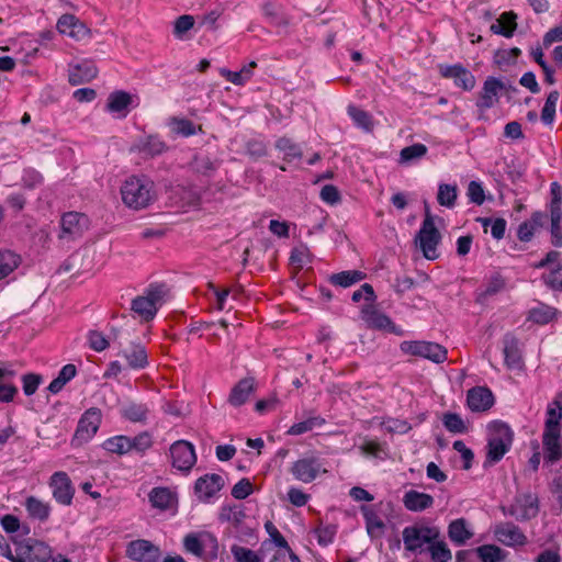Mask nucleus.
Segmentation results:
<instances>
[{
	"mask_svg": "<svg viewBox=\"0 0 562 562\" xmlns=\"http://www.w3.org/2000/svg\"><path fill=\"white\" fill-rule=\"evenodd\" d=\"M123 203L134 210H142L149 206L155 198V184L146 176H132L121 187Z\"/></svg>",
	"mask_w": 562,
	"mask_h": 562,
	"instance_id": "1",
	"label": "nucleus"
},
{
	"mask_svg": "<svg viewBox=\"0 0 562 562\" xmlns=\"http://www.w3.org/2000/svg\"><path fill=\"white\" fill-rule=\"evenodd\" d=\"M490 437L487 440V453L485 464H494L499 462L503 457L510 450L514 431L508 424L494 420L488 425Z\"/></svg>",
	"mask_w": 562,
	"mask_h": 562,
	"instance_id": "2",
	"label": "nucleus"
},
{
	"mask_svg": "<svg viewBox=\"0 0 562 562\" xmlns=\"http://www.w3.org/2000/svg\"><path fill=\"white\" fill-rule=\"evenodd\" d=\"M440 530L435 526L414 524L406 526L402 531L404 548L414 554H420L434 540L439 539Z\"/></svg>",
	"mask_w": 562,
	"mask_h": 562,
	"instance_id": "3",
	"label": "nucleus"
},
{
	"mask_svg": "<svg viewBox=\"0 0 562 562\" xmlns=\"http://www.w3.org/2000/svg\"><path fill=\"white\" fill-rule=\"evenodd\" d=\"M166 286L164 284H150L143 295H138L132 301V311L143 321H151L159 306L164 302Z\"/></svg>",
	"mask_w": 562,
	"mask_h": 562,
	"instance_id": "4",
	"label": "nucleus"
},
{
	"mask_svg": "<svg viewBox=\"0 0 562 562\" xmlns=\"http://www.w3.org/2000/svg\"><path fill=\"white\" fill-rule=\"evenodd\" d=\"M440 239V233L437 229L431 215L427 212L415 239L426 259L435 260L438 258L437 246Z\"/></svg>",
	"mask_w": 562,
	"mask_h": 562,
	"instance_id": "5",
	"label": "nucleus"
},
{
	"mask_svg": "<svg viewBox=\"0 0 562 562\" xmlns=\"http://www.w3.org/2000/svg\"><path fill=\"white\" fill-rule=\"evenodd\" d=\"M290 472L295 480L307 484L315 481L321 474L327 473V470L321 458L308 454L293 462Z\"/></svg>",
	"mask_w": 562,
	"mask_h": 562,
	"instance_id": "6",
	"label": "nucleus"
},
{
	"mask_svg": "<svg viewBox=\"0 0 562 562\" xmlns=\"http://www.w3.org/2000/svg\"><path fill=\"white\" fill-rule=\"evenodd\" d=\"M400 349L404 353L423 357L435 363H441L447 359V349L436 342L405 340L401 342Z\"/></svg>",
	"mask_w": 562,
	"mask_h": 562,
	"instance_id": "7",
	"label": "nucleus"
},
{
	"mask_svg": "<svg viewBox=\"0 0 562 562\" xmlns=\"http://www.w3.org/2000/svg\"><path fill=\"white\" fill-rule=\"evenodd\" d=\"M15 552L13 562H46L50 559V548L32 539L18 543Z\"/></svg>",
	"mask_w": 562,
	"mask_h": 562,
	"instance_id": "8",
	"label": "nucleus"
},
{
	"mask_svg": "<svg viewBox=\"0 0 562 562\" xmlns=\"http://www.w3.org/2000/svg\"><path fill=\"white\" fill-rule=\"evenodd\" d=\"M360 316L370 328L385 330L396 336L404 335V330L397 327L386 314L378 310L373 304L363 305Z\"/></svg>",
	"mask_w": 562,
	"mask_h": 562,
	"instance_id": "9",
	"label": "nucleus"
},
{
	"mask_svg": "<svg viewBox=\"0 0 562 562\" xmlns=\"http://www.w3.org/2000/svg\"><path fill=\"white\" fill-rule=\"evenodd\" d=\"M170 457L172 460V467L188 472L196 462V454L194 447L187 440H178L170 447Z\"/></svg>",
	"mask_w": 562,
	"mask_h": 562,
	"instance_id": "10",
	"label": "nucleus"
},
{
	"mask_svg": "<svg viewBox=\"0 0 562 562\" xmlns=\"http://www.w3.org/2000/svg\"><path fill=\"white\" fill-rule=\"evenodd\" d=\"M49 486L55 501L64 506H69L72 502L75 488L71 480L66 472H55L50 476Z\"/></svg>",
	"mask_w": 562,
	"mask_h": 562,
	"instance_id": "11",
	"label": "nucleus"
},
{
	"mask_svg": "<svg viewBox=\"0 0 562 562\" xmlns=\"http://www.w3.org/2000/svg\"><path fill=\"white\" fill-rule=\"evenodd\" d=\"M494 537L506 547H522L527 544V536L514 522H499L494 527Z\"/></svg>",
	"mask_w": 562,
	"mask_h": 562,
	"instance_id": "12",
	"label": "nucleus"
},
{
	"mask_svg": "<svg viewBox=\"0 0 562 562\" xmlns=\"http://www.w3.org/2000/svg\"><path fill=\"white\" fill-rule=\"evenodd\" d=\"M539 513L538 497L531 493L524 494L516 498L509 507L508 514L519 521H527L535 518Z\"/></svg>",
	"mask_w": 562,
	"mask_h": 562,
	"instance_id": "13",
	"label": "nucleus"
},
{
	"mask_svg": "<svg viewBox=\"0 0 562 562\" xmlns=\"http://www.w3.org/2000/svg\"><path fill=\"white\" fill-rule=\"evenodd\" d=\"M126 555L138 562H155L160 557V550L150 541L138 539L127 544Z\"/></svg>",
	"mask_w": 562,
	"mask_h": 562,
	"instance_id": "14",
	"label": "nucleus"
},
{
	"mask_svg": "<svg viewBox=\"0 0 562 562\" xmlns=\"http://www.w3.org/2000/svg\"><path fill=\"white\" fill-rule=\"evenodd\" d=\"M439 70L442 77L452 79L454 85L463 90L470 91L475 86V77L461 64L440 65Z\"/></svg>",
	"mask_w": 562,
	"mask_h": 562,
	"instance_id": "15",
	"label": "nucleus"
},
{
	"mask_svg": "<svg viewBox=\"0 0 562 562\" xmlns=\"http://www.w3.org/2000/svg\"><path fill=\"white\" fill-rule=\"evenodd\" d=\"M101 424V412L99 408H90L83 413L78 422L76 438L87 441L91 439Z\"/></svg>",
	"mask_w": 562,
	"mask_h": 562,
	"instance_id": "16",
	"label": "nucleus"
},
{
	"mask_svg": "<svg viewBox=\"0 0 562 562\" xmlns=\"http://www.w3.org/2000/svg\"><path fill=\"white\" fill-rule=\"evenodd\" d=\"M382 503L374 505H362L360 512L366 522V529L371 538L381 537L384 533L385 524L380 517Z\"/></svg>",
	"mask_w": 562,
	"mask_h": 562,
	"instance_id": "17",
	"label": "nucleus"
},
{
	"mask_svg": "<svg viewBox=\"0 0 562 562\" xmlns=\"http://www.w3.org/2000/svg\"><path fill=\"white\" fill-rule=\"evenodd\" d=\"M168 149L166 143L157 135H148L137 139L131 147L132 153H138L145 158H154Z\"/></svg>",
	"mask_w": 562,
	"mask_h": 562,
	"instance_id": "18",
	"label": "nucleus"
},
{
	"mask_svg": "<svg viewBox=\"0 0 562 562\" xmlns=\"http://www.w3.org/2000/svg\"><path fill=\"white\" fill-rule=\"evenodd\" d=\"M57 30L76 41H81L90 35V30L72 14H64L57 21Z\"/></svg>",
	"mask_w": 562,
	"mask_h": 562,
	"instance_id": "19",
	"label": "nucleus"
},
{
	"mask_svg": "<svg viewBox=\"0 0 562 562\" xmlns=\"http://www.w3.org/2000/svg\"><path fill=\"white\" fill-rule=\"evenodd\" d=\"M467 403L472 412H486L494 405V395L486 386H475L468 391Z\"/></svg>",
	"mask_w": 562,
	"mask_h": 562,
	"instance_id": "20",
	"label": "nucleus"
},
{
	"mask_svg": "<svg viewBox=\"0 0 562 562\" xmlns=\"http://www.w3.org/2000/svg\"><path fill=\"white\" fill-rule=\"evenodd\" d=\"M224 486V479L220 474H205L199 477L194 485L198 497L207 501L220 492Z\"/></svg>",
	"mask_w": 562,
	"mask_h": 562,
	"instance_id": "21",
	"label": "nucleus"
},
{
	"mask_svg": "<svg viewBox=\"0 0 562 562\" xmlns=\"http://www.w3.org/2000/svg\"><path fill=\"white\" fill-rule=\"evenodd\" d=\"M119 356L126 360L127 368L132 370H142L148 366L147 351L142 344H131L120 350Z\"/></svg>",
	"mask_w": 562,
	"mask_h": 562,
	"instance_id": "22",
	"label": "nucleus"
},
{
	"mask_svg": "<svg viewBox=\"0 0 562 562\" xmlns=\"http://www.w3.org/2000/svg\"><path fill=\"white\" fill-rule=\"evenodd\" d=\"M503 353L505 364L508 369H518L522 366L520 344L516 336L510 333L505 334L503 338Z\"/></svg>",
	"mask_w": 562,
	"mask_h": 562,
	"instance_id": "23",
	"label": "nucleus"
},
{
	"mask_svg": "<svg viewBox=\"0 0 562 562\" xmlns=\"http://www.w3.org/2000/svg\"><path fill=\"white\" fill-rule=\"evenodd\" d=\"M98 75L97 66L91 60H82L76 65H71L69 69V82L72 86L89 82Z\"/></svg>",
	"mask_w": 562,
	"mask_h": 562,
	"instance_id": "24",
	"label": "nucleus"
},
{
	"mask_svg": "<svg viewBox=\"0 0 562 562\" xmlns=\"http://www.w3.org/2000/svg\"><path fill=\"white\" fill-rule=\"evenodd\" d=\"M435 503L434 497L430 494L418 492L416 490H409L405 492L403 496V504L409 512L420 513L430 507Z\"/></svg>",
	"mask_w": 562,
	"mask_h": 562,
	"instance_id": "25",
	"label": "nucleus"
},
{
	"mask_svg": "<svg viewBox=\"0 0 562 562\" xmlns=\"http://www.w3.org/2000/svg\"><path fill=\"white\" fill-rule=\"evenodd\" d=\"M504 88L501 80L494 77H488L482 88L480 98L476 102L477 108L481 110H487L494 105L497 101L498 91Z\"/></svg>",
	"mask_w": 562,
	"mask_h": 562,
	"instance_id": "26",
	"label": "nucleus"
},
{
	"mask_svg": "<svg viewBox=\"0 0 562 562\" xmlns=\"http://www.w3.org/2000/svg\"><path fill=\"white\" fill-rule=\"evenodd\" d=\"M561 432L560 431H543L542 445L544 450V461L553 464L562 457L561 448Z\"/></svg>",
	"mask_w": 562,
	"mask_h": 562,
	"instance_id": "27",
	"label": "nucleus"
},
{
	"mask_svg": "<svg viewBox=\"0 0 562 562\" xmlns=\"http://www.w3.org/2000/svg\"><path fill=\"white\" fill-rule=\"evenodd\" d=\"M254 392L255 379L244 378L234 385L227 401L232 406L238 407L244 405Z\"/></svg>",
	"mask_w": 562,
	"mask_h": 562,
	"instance_id": "28",
	"label": "nucleus"
},
{
	"mask_svg": "<svg viewBox=\"0 0 562 562\" xmlns=\"http://www.w3.org/2000/svg\"><path fill=\"white\" fill-rule=\"evenodd\" d=\"M88 227V217L77 212H68L61 217V229L64 234L72 237L80 236Z\"/></svg>",
	"mask_w": 562,
	"mask_h": 562,
	"instance_id": "29",
	"label": "nucleus"
},
{
	"mask_svg": "<svg viewBox=\"0 0 562 562\" xmlns=\"http://www.w3.org/2000/svg\"><path fill=\"white\" fill-rule=\"evenodd\" d=\"M132 103V95L123 90H116L110 93L106 103V110L111 113H117L119 116L125 117L128 113V106Z\"/></svg>",
	"mask_w": 562,
	"mask_h": 562,
	"instance_id": "30",
	"label": "nucleus"
},
{
	"mask_svg": "<svg viewBox=\"0 0 562 562\" xmlns=\"http://www.w3.org/2000/svg\"><path fill=\"white\" fill-rule=\"evenodd\" d=\"M473 536L464 518L454 519L448 526V537L457 546H463Z\"/></svg>",
	"mask_w": 562,
	"mask_h": 562,
	"instance_id": "31",
	"label": "nucleus"
},
{
	"mask_svg": "<svg viewBox=\"0 0 562 562\" xmlns=\"http://www.w3.org/2000/svg\"><path fill=\"white\" fill-rule=\"evenodd\" d=\"M557 314L558 311L555 307L539 302L535 307L529 310L527 319L538 325H546L553 321Z\"/></svg>",
	"mask_w": 562,
	"mask_h": 562,
	"instance_id": "32",
	"label": "nucleus"
},
{
	"mask_svg": "<svg viewBox=\"0 0 562 562\" xmlns=\"http://www.w3.org/2000/svg\"><path fill=\"white\" fill-rule=\"evenodd\" d=\"M364 278L366 273L360 270H346L330 274L328 281L330 284L336 286L349 288L362 281Z\"/></svg>",
	"mask_w": 562,
	"mask_h": 562,
	"instance_id": "33",
	"label": "nucleus"
},
{
	"mask_svg": "<svg viewBox=\"0 0 562 562\" xmlns=\"http://www.w3.org/2000/svg\"><path fill=\"white\" fill-rule=\"evenodd\" d=\"M562 418V402L554 398L547 407L543 431H560V420Z\"/></svg>",
	"mask_w": 562,
	"mask_h": 562,
	"instance_id": "34",
	"label": "nucleus"
},
{
	"mask_svg": "<svg viewBox=\"0 0 562 562\" xmlns=\"http://www.w3.org/2000/svg\"><path fill=\"white\" fill-rule=\"evenodd\" d=\"M516 18L517 16L514 12L503 13L501 15V19H498L495 23L491 25V32L494 34L503 35L505 37H512L517 26L515 21Z\"/></svg>",
	"mask_w": 562,
	"mask_h": 562,
	"instance_id": "35",
	"label": "nucleus"
},
{
	"mask_svg": "<svg viewBox=\"0 0 562 562\" xmlns=\"http://www.w3.org/2000/svg\"><path fill=\"white\" fill-rule=\"evenodd\" d=\"M148 499L153 507L166 510L172 505L175 496L168 487H154L148 494Z\"/></svg>",
	"mask_w": 562,
	"mask_h": 562,
	"instance_id": "36",
	"label": "nucleus"
},
{
	"mask_svg": "<svg viewBox=\"0 0 562 562\" xmlns=\"http://www.w3.org/2000/svg\"><path fill=\"white\" fill-rule=\"evenodd\" d=\"M149 409L146 404L143 403H128L121 408V416L132 423H145Z\"/></svg>",
	"mask_w": 562,
	"mask_h": 562,
	"instance_id": "37",
	"label": "nucleus"
},
{
	"mask_svg": "<svg viewBox=\"0 0 562 562\" xmlns=\"http://www.w3.org/2000/svg\"><path fill=\"white\" fill-rule=\"evenodd\" d=\"M474 553L482 562H504L507 558V552L496 544L480 546Z\"/></svg>",
	"mask_w": 562,
	"mask_h": 562,
	"instance_id": "38",
	"label": "nucleus"
},
{
	"mask_svg": "<svg viewBox=\"0 0 562 562\" xmlns=\"http://www.w3.org/2000/svg\"><path fill=\"white\" fill-rule=\"evenodd\" d=\"M77 374V368L72 363L65 364L58 375L49 383L47 390L53 393H59L64 386L71 381Z\"/></svg>",
	"mask_w": 562,
	"mask_h": 562,
	"instance_id": "39",
	"label": "nucleus"
},
{
	"mask_svg": "<svg viewBox=\"0 0 562 562\" xmlns=\"http://www.w3.org/2000/svg\"><path fill=\"white\" fill-rule=\"evenodd\" d=\"M21 263V257L15 252L1 249L0 250V281L11 274Z\"/></svg>",
	"mask_w": 562,
	"mask_h": 562,
	"instance_id": "40",
	"label": "nucleus"
},
{
	"mask_svg": "<svg viewBox=\"0 0 562 562\" xmlns=\"http://www.w3.org/2000/svg\"><path fill=\"white\" fill-rule=\"evenodd\" d=\"M25 508L30 517L38 519L41 521L47 520L50 514L49 505L34 496H30L26 498Z\"/></svg>",
	"mask_w": 562,
	"mask_h": 562,
	"instance_id": "41",
	"label": "nucleus"
},
{
	"mask_svg": "<svg viewBox=\"0 0 562 562\" xmlns=\"http://www.w3.org/2000/svg\"><path fill=\"white\" fill-rule=\"evenodd\" d=\"M103 448L120 456L128 453L131 451L130 437L123 435L111 437L103 442Z\"/></svg>",
	"mask_w": 562,
	"mask_h": 562,
	"instance_id": "42",
	"label": "nucleus"
},
{
	"mask_svg": "<svg viewBox=\"0 0 562 562\" xmlns=\"http://www.w3.org/2000/svg\"><path fill=\"white\" fill-rule=\"evenodd\" d=\"M458 198V188L456 184L441 183L438 188L437 201L441 206L453 207Z\"/></svg>",
	"mask_w": 562,
	"mask_h": 562,
	"instance_id": "43",
	"label": "nucleus"
},
{
	"mask_svg": "<svg viewBox=\"0 0 562 562\" xmlns=\"http://www.w3.org/2000/svg\"><path fill=\"white\" fill-rule=\"evenodd\" d=\"M434 562H450L452 559L451 551L446 542L437 539L426 548Z\"/></svg>",
	"mask_w": 562,
	"mask_h": 562,
	"instance_id": "44",
	"label": "nucleus"
},
{
	"mask_svg": "<svg viewBox=\"0 0 562 562\" xmlns=\"http://www.w3.org/2000/svg\"><path fill=\"white\" fill-rule=\"evenodd\" d=\"M276 147L284 154V159L288 161L300 159L302 157V149L290 138H279L276 143Z\"/></svg>",
	"mask_w": 562,
	"mask_h": 562,
	"instance_id": "45",
	"label": "nucleus"
},
{
	"mask_svg": "<svg viewBox=\"0 0 562 562\" xmlns=\"http://www.w3.org/2000/svg\"><path fill=\"white\" fill-rule=\"evenodd\" d=\"M325 424V419L321 416H313L307 418L306 420L293 424L288 434L292 436L303 435L307 431L313 430L315 427H321Z\"/></svg>",
	"mask_w": 562,
	"mask_h": 562,
	"instance_id": "46",
	"label": "nucleus"
},
{
	"mask_svg": "<svg viewBox=\"0 0 562 562\" xmlns=\"http://www.w3.org/2000/svg\"><path fill=\"white\" fill-rule=\"evenodd\" d=\"M231 552L236 562H263V557L249 548L233 544Z\"/></svg>",
	"mask_w": 562,
	"mask_h": 562,
	"instance_id": "47",
	"label": "nucleus"
},
{
	"mask_svg": "<svg viewBox=\"0 0 562 562\" xmlns=\"http://www.w3.org/2000/svg\"><path fill=\"white\" fill-rule=\"evenodd\" d=\"M559 98H560L559 91L553 90L548 94V97L546 99L544 105L541 111V121L547 125L552 124L554 121L555 108H557Z\"/></svg>",
	"mask_w": 562,
	"mask_h": 562,
	"instance_id": "48",
	"label": "nucleus"
},
{
	"mask_svg": "<svg viewBox=\"0 0 562 562\" xmlns=\"http://www.w3.org/2000/svg\"><path fill=\"white\" fill-rule=\"evenodd\" d=\"M427 146L422 143H416L411 146L404 147L400 153V161L408 164L414 160L423 158L427 154Z\"/></svg>",
	"mask_w": 562,
	"mask_h": 562,
	"instance_id": "49",
	"label": "nucleus"
},
{
	"mask_svg": "<svg viewBox=\"0 0 562 562\" xmlns=\"http://www.w3.org/2000/svg\"><path fill=\"white\" fill-rule=\"evenodd\" d=\"M191 165L194 171L204 176H211L218 168V164L206 155L194 156Z\"/></svg>",
	"mask_w": 562,
	"mask_h": 562,
	"instance_id": "50",
	"label": "nucleus"
},
{
	"mask_svg": "<svg viewBox=\"0 0 562 562\" xmlns=\"http://www.w3.org/2000/svg\"><path fill=\"white\" fill-rule=\"evenodd\" d=\"M347 112L358 127L366 131L372 130L373 123L368 112L352 104L348 106Z\"/></svg>",
	"mask_w": 562,
	"mask_h": 562,
	"instance_id": "51",
	"label": "nucleus"
},
{
	"mask_svg": "<svg viewBox=\"0 0 562 562\" xmlns=\"http://www.w3.org/2000/svg\"><path fill=\"white\" fill-rule=\"evenodd\" d=\"M204 532L200 535L189 533L183 539V547L187 552L203 558Z\"/></svg>",
	"mask_w": 562,
	"mask_h": 562,
	"instance_id": "52",
	"label": "nucleus"
},
{
	"mask_svg": "<svg viewBox=\"0 0 562 562\" xmlns=\"http://www.w3.org/2000/svg\"><path fill=\"white\" fill-rule=\"evenodd\" d=\"M443 426L446 429L453 434H464L467 431V426L461 418V416L457 413H447L442 418Z\"/></svg>",
	"mask_w": 562,
	"mask_h": 562,
	"instance_id": "53",
	"label": "nucleus"
},
{
	"mask_svg": "<svg viewBox=\"0 0 562 562\" xmlns=\"http://www.w3.org/2000/svg\"><path fill=\"white\" fill-rule=\"evenodd\" d=\"M169 125L172 132L181 136L188 137L196 133L193 122L188 119L172 117Z\"/></svg>",
	"mask_w": 562,
	"mask_h": 562,
	"instance_id": "54",
	"label": "nucleus"
},
{
	"mask_svg": "<svg viewBox=\"0 0 562 562\" xmlns=\"http://www.w3.org/2000/svg\"><path fill=\"white\" fill-rule=\"evenodd\" d=\"M203 559L206 561L216 560L218 557V541L211 532H204Z\"/></svg>",
	"mask_w": 562,
	"mask_h": 562,
	"instance_id": "55",
	"label": "nucleus"
},
{
	"mask_svg": "<svg viewBox=\"0 0 562 562\" xmlns=\"http://www.w3.org/2000/svg\"><path fill=\"white\" fill-rule=\"evenodd\" d=\"M544 284L553 291H562V265L542 276Z\"/></svg>",
	"mask_w": 562,
	"mask_h": 562,
	"instance_id": "56",
	"label": "nucleus"
},
{
	"mask_svg": "<svg viewBox=\"0 0 562 562\" xmlns=\"http://www.w3.org/2000/svg\"><path fill=\"white\" fill-rule=\"evenodd\" d=\"M89 347L97 351H104L109 346V339L99 330H89L87 334Z\"/></svg>",
	"mask_w": 562,
	"mask_h": 562,
	"instance_id": "57",
	"label": "nucleus"
},
{
	"mask_svg": "<svg viewBox=\"0 0 562 562\" xmlns=\"http://www.w3.org/2000/svg\"><path fill=\"white\" fill-rule=\"evenodd\" d=\"M194 26V18L192 15H181L177 18L173 24V35L183 40L184 34L190 31Z\"/></svg>",
	"mask_w": 562,
	"mask_h": 562,
	"instance_id": "58",
	"label": "nucleus"
},
{
	"mask_svg": "<svg viewBox=\"0 0 562 562\" xmlns=\"http://www.w3.org/2000/svg\"><path fill=\"white\" fill-rule=\"evenodd\" d=\"M290 260L293 265L299 268H303V266L311 263V254L310 249L306 245H300L292 249Z\"/></svg>",
	"mask_w": 562,
	"mask_h": 562,
	"instance_id": "59",
	"label": "nucleus"
},
{
	"mask_svg": "<svg viewBox=\"0 0 562 562\" xmlns=\"http://www.w3.org/2000/svg\"><path fill=\"white\" fill-rule=\"evenodd\" d=\"M22 384H23V392L26 396L33 395L41 383L43 382V376L38 373H26L22 375Z\"/></svg>",
	"mask_w": 562,
	"mask_h": 562,
	"instance_id": "60",
	"label": "nucleus"
},
{
	"mask_svg": "<svg viewBox=\"0 0 562 562\" xmlns=\"http://www.w3.org/2000/svg\"><path fill=\"white\" fill-rule=\"evenodd\" d=\"M130 443L131 451L135 450L139 453H144L153 446V439L149 432L143 431L133 438L130 437Z\"/></svg>",
	"mask_w": 562,
	"mask_h": 562,
	"instance_id": "61",
	"label": "nucleus"
},
{
	"mask_svg": "<svg viewBox=\"0 0 562 562\" xmlns=\"http://www.w3.org/2000/svg\"><path fill=\"white\" fill-rule=\"evenodd\" d=\"M551 215V243L554 247H562V227L561 220L562 213L550 214Z\"/></svg>",
	"mask_w": 562,
	"mask_h": 562,
	"instance_id": "62",
	"label": "nucleus"
},
{
	"mask_svg": "<svg viewBox=\"0 0 562 562\" xmlns=\"http://www.w3.org/2000/svg\"><path fill=\"white\" fill-rule=\"evenodd\" d=\"M351 300L356 303L364 300L369 304H373L376 300L373 286L369 283H363L360 289L355 291L351 295Z\"/></svg>",
	"mask_w": 562,
	"mask_h": 562,
	"instance_id": "63",
	"label": "nucleus"
},
{
	"mask_svg": "<svg viewBox=\"0 0 562 562\" xmlns=\"http://www.w3.org/2000/svg\"><path fill=\"white\" fill-rule=\"evenodd\" d=\"M467 195L470 202L476 205H482L485 201L483 186L477 181H470L467 190Z\"/></svg>",
	"mask_w": 562,
	"mask_h": 562,
	"instance_id": "64",
	"label": "nucleus"
}]
</instances>
